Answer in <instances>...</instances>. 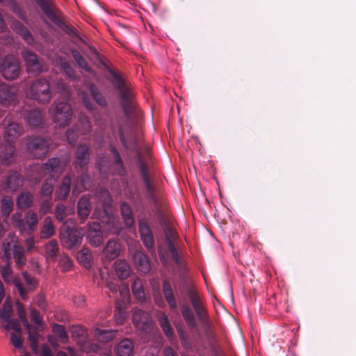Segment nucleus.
<instances>
[{"instance_id":"f257e3e1","label":"nucleus","mask_w":356,"mask_h":356,"mask_svg":"<svg viewBox=\"0 0 356 356\" xmlns=\"http://www.w3.org/2000/svg\"><path fill=\"white\" fill-rule=\"evenodd\" d=\"M118 132L120 140L122 145L126 149H131L136 153L138 167L145 187L146 197L148 199L149 203L156 207V215H160L161 211L159 208V202L156 195V188L151 178L149 167L138 147L137 139L132 136L127 138L122 126L119 127Z\"/></svg>"},{"instance_id":"f03ea898","label":"nucleus","mask_w":356,"mask_h":356,"mask_svg":"<svg viewBox=\"0 0 356 356\" xmlns=\"http://www.w3.org/2000/svg\"><path fill=\"white\" fill-rule=\"evenodd\" d=\"M57 90L60 94L58 99L54 102L53 120L60 127H65L71 121L73 112L68 101L70 97V88L63 83L58 82Z\"/></svg>"},{"instance_id":"7ed1b4c3","label":"nucleus","mask_w":356,"mask_h":356,"mask_svg":"<svg viewBox=\"0 0 356 356\" xmlns=\"http://www.w3.org/2000/svg\"><path fill=\"white\" fill-rule=\"evenodd\" d=\"M102 64L108 70L109 74L113 76V84L119 90L121 99V104L124 115L130 118L135 111V103L134 102V94L131 91L129 83L118 72L109 68L105 63Z\"/></svg>"},{"instance_id":"20e7f679","label":"nucleus","mask_w":356,"mask_h":356,"mask_svg":"<svg viewBox=\"0 0 356 356\" xmlns=\"http://www.w3.org/2000/svg\"><path fill=\"white\" fill-rule=\"evenodd\" d=\"M76 225L75 220L69 218L60 227L61 244L69 250L78 248L82 243L83 233L75 228Z\"/></svg>"},{"instance_id":"39448f33","label":"nucleus","mask_w":356,"mask_h":356,"mask_svg":"<svg viewBox=\"0 0 356 356\" xmlns=\"http://www.w3.org/2000/svg\"><path fill=\"white\" fill-rule=\"evenodd\" d=\"M182 291L188 297L198 320L202 323V326L206 327L209 325L208 313L200 298L195 286L192 282L186 280L182 285Z\"/></svg>"},{"instance_id":"423d86ee","label":"nucleus","mask_w":356,"mask_h":356,"mask_svg":"<svg viewBox=\"0 0 356 356\" xmlns=\"http://www.w3.org/2000/svg\"><path fill=\"white\" fill-rule=\"evenodd\" d=\"M29 95L40 104H44L49 102L52 95L49 81L44 79H35L30 86Z\"/></svg>"},{"instance_id":"0eeeda50","label":"nucleus","mask_w":356,"mask_h":356,"mask_svg":"<svg viewBox=\"0 0 356 356\" xmlns=\"http://www.w3.org/2000/svg\"><path fill=\"white\" fill-rule=\"evenodd\" d=\"M24 60L26 71L29 74L37 76L47 70V66L42 58L28 49H23L21 51Z\"/></svg>"},{"instance_id":"6e6552de","label":"nucleus","mask_w":356,"mask_h":356,"mask_svg":"<svg viewBox=\"0 0 356 356\" xmlns=\"http://www.w3.org/2000/svg\"><path fill=\"white\" fill-rule=\"evenodd\" d=\"M19 62L10 54H8L1 59L0 63V72L7 80H15L20 74Z\"/></svg>"},{"instance_id":"1a4fd4ad","label":"nucleus","mask_w":356,"mask_h":356,"mask_svg":"<svg viewBox=\"0 0 356 356\" xmlns=\"http://www.w3.org/2000/svg\"><path fill=\"white\" fill-rule=\"evenodd\" d=\"M64 17V13L58 8L47 18L69 36L81 40L78 30L73 26L67 24Z\"/></svg>"},{"instance_id":"9d476101","label":"nucleus","mask_w":356,"mask_h":356,"mask_svg":"<svg viewBox=\"0 0 356 356\" xmlns=\"http://www.w3.org/2000/svg\"><path fill=\"white\" fill-rule=\"evenodd\" d=\"M27 149L35 158L44 157L49 149V141L42 137H31L26 144Z\"/></svg>"},{"instance_id":"9b49d317","label":"nucleus","mask_w":356,"mask_h":356,"mask_svg":"<svg viewBox=\"0 0 356 356\" xmlns=\"http://www.w3.org/2000/svg\"><path fill=\"white\" fill-rule=\"evenodd\" d=\"M138 229L141 241L147 249L150 251L154 248V240L147 217L138 216Z\"/></svg>"},{"instance_id":"f8f14e48","label":"nucleus","mask_w":356,"mask_h":356,"mask_svg":"<svg viewBox=\"0 0 356 356\" xmlns=\"http://www.w3.org/2000/svg\"><path fill=\"white\" fill-rule=\"evenodd\" d=\"M132 321L135 326L144 332H148L152 325V320L149 314L140 309H133Z\"/></svg>"},{"instance_id":"ddd939ff","label":"nucleus","mask_w":356,"mask_h":356,"mask_svg":"<svg viewBox=\"0 0 356 356\" xmlns=\"http://www.w3.org/2000/svg\"><path fill=\"white\" fill-rule=\"evenodd\" d=\"M74 156L75 159L73 165L75 169H84L90 161V147L86 145H79L75 151Z\"/></svg>"},{"instance_id":"4468645a","label":"nucleus","mask_w":356,"mask_h":356,"mask_svg":"<svg viewBox=\"0 0 356 356\" xmlns=\"http://www.w3.org/2000/svg\"><path fill=\"white\" fill-rule=\"evenodd\" d=\"M87 225V238L90 244L94 247L100 245L104 238L100 224L97 222H89Z\"/></svg>"},{"instance_id":"2eb2a0df","label":"nucleus","mask_w":356,"mask_h":356,"mask_svg":"<svg viewBox=\"0 0 356 356\" xmlns=\"http://www.w3.org/2000/svg\"><path fill=\"white\" fill-rule=\"evenodd\" d=\"M24 116L28 125L32 128H39L44 124V113L39 108L27 111Z\"/></svg>"},{"instance_id":"dca6fc26","label":"nucleus","mask_w":356,"mask_h":356,"mask_svg":"<svg viewBox=\"0 0 356 356\" xmlns=\"http://www.w3.org/2000/svg\"><path fill=\"white\" fill-rule=\"evenodd\" d=\"M15 147L13 143L4 142L0 145V162L8 165L15 159Z\"/></svg>"},{"instance_id":"f3484780","label":"nucleus","mask_w":356,"mask_h":356,"mask_svg":"<svg viewBox=\"0 0 356 356\" xmlns=\"http://www.w3.org/2000/svg\"><path fill=\"white\" fill-rule=\"evenodd\" d=\"M6 127L5 138L7 142L13 143L23 132V127L14 122H10L8 118L4 120Z\"/></svg>"},{"instance_id":"a211bd4d","label":"nucleus","mask_w":356,"mask_h":356,"mask_svg":"<svg viewBox=\"0 0 356 356\" xmlns=\"http://www.w3.org/2000/svg\"><path fill=\"white\" fill-rule=\"evenodd\" d=\"M133 261L141 273L147 274L151 269V265L147 255L141 250H136L133 254Z\"/></svg>"},{"instance_id":"6ab92c4d","label":"nucleus","mask_w":356,"mask_h":356,"mask_svg":"<svg viewBox=\"0 0 356 356\" xmlns=\"http://www.w3.org/2000/svg\"><path fill=\"white\" fill-rule=\"evenodd\" d=\"M91 209L92 206L89 197L83 195L77 202V214L81 223L88 219Z\"/></svg>"},{"instance_id":"aec40b11","label":"nucleus","mask_w":356,"mask_h":356,"mask_svg":"<svg viewBox=\"0 0 356 356\" xmlns=\"http://www.w3.org/2000/svg\"><path fill=\"white\" fill-rule=\"evenodd\" d=\"M72 179L69 174L61 180L60 185L55 191V200H65L68 197L71 190Z\"/></svg>"},{"instance_id":"412c9836","label":"nucleus","mask_w":356,"mask_h":356,"mask_svg":"<svg viewBox=\"0 0 356 356\" xmlns=\"http://www.w3.org/2000/svg\"><path fill=\"white\" fill-rule=\"evenodd\" d=\"M12 29L28 45L33 46L35 44V42L33 34L22 23L19 21L13 22Z\"/></svg>"},{"instance_id":"4be33fe9","label":"nucleus","mask_w":356,"mask_h":356,"mask_svg":"<svg viewBox=\"0 0 356 356\" xmlns=\"http://www.w3.org/2000/svg\"><path fill=\"white\" fill-rule=\"evenodd\" d=\"M17 98L15 90L11 86L6 84H0V103L8 106L15 102Z\"/></svg>"},{"instance_id":"5701e85b","label":"nucleus","mask_w":356,"mask_h":356,"mask_svg":"<svg viewBox=\"0 0 356 356\" xmlns=\"http://www.w3.org/2000/svg\"><path fill=\"white\" fill-rule=\"evenodd\" d=\"M181 313L187 326L191 329H195L197 327V323L195 314L188 303H183L180 306Z\"/></svg>"},{"instance_id":"b1692460","label":"nucleus","mask_w":356,"mask_h":356,"mask_svg":"<svg viewBox=\"0 0 356 356\" xmlns=\"http://www.w3.org/2000/svg\"><path fill=\"white\" fill-rule=\"evenodd\" d=\"M121 244L114 239H110L103 249V254L108 260H113L119 256Z\"/></svg>"},{"instance_id":"393cba45","label":"nucleus","mask_w":356,"mask_h":356,"mask_svg":"<svg viewBox=\"0 0 356 356\" xmlns=\"http://www.w3.org/2000/svg\"><path fill=\"white\" fill-rule=\"evenodd\" d=\"M24 184V178L16 171H10L7 176L6 186L11 191H16Z\"/></svg>"},{"instance_id":"a878e982","label":"nucleus","mask_w":356,"mask_h":356,"mask_svg":"<svg viewBox=\"0 0 356 356\" xmlns=\"http://www.w3.org/2000/svg\"><path fill=\"white\" fill-rule=\"evenodd\" d=\"M162 290L164 298L172 310L177 308V302L170 283L165 280L162 284Z\"/></svg>"},{"instance_id":"bb28decb","label":"nucleus","mask_w":356,"mask_h":356,"mask_svg":"<svg viewBox=\"0 0 356 356\" xmlns=\"http://www.w3.org/2000/svg\"><path fill=\"white\" fill-rule=\"evenodd\" d=\"M116 356H133L134 344L129 339L122 340L115 348Z\"/></svg>"},{"instance_id":"cd10ccee","label":"nucleus","mask_w":356,"mask_h":356,"mask_svg":"<svg viewBox=\"0 0 356 356\" xmlns=\"http://www.w3.org/2000/svg\"><path fill=\"white\" fill-rule=\"evenodd\" d=\"M159 321L164 334L168 338L170 343L171 344H174L176 341L175 337L174 335L173 329L169 322L167 316L163 314L161 316H160Z\"/></svg>"},{"instance_id":"c85d7f7f","label":"nucleus","mask_w":356,"mask_h":356,"mask_svg":"<svg viewBox=\"0 0 356 356\" xmlns=\"http://www.w3.org/2000/svg\"><path fill=\"white\" fill-rule=\"evenodd\" d=\"M33 195L29 191L22 192L17 197L16 205L20 209H25L32 206Z\"/></svg>"},{"instance_id":"c756f323","label":"nucleus","mask_w":356,"mask_h":356,"mask_svg":"<svg viewBox=\"0 0 356 356\" xmlns=\"http://www.w3.org/2000/svg\"><path fill=\"white\" fill-rule=\"evenodd\" d=\"M120 211L126 226L131 227L134 225L135 219L130 206L125 202L122 203L120 204Z\"/></svg>"},{"instance_id":"7c9ffc66","label":"nucleus","mask_w":356,"mask_h":356,"mask_svg":"<svg viewBox=\"0 0 356 356\" xmlns=\"http://www.w3.org/2000/svg\"><path fill=\"white\" fill-rule=\"evenodd\" d=\"M13 254L16 265L19 268H22L26 264V257L25 251L22 246L19 245H14L13 249Z\"/></svg>"},{"instance_id":"2f4dec72","label":"nucleus","mask_w":356,"mask_h":356,"mask_svg":"<svg viewBox=\"0 0 356 356\" xmlns=\"http://www.w3.org/2000/svg\"><path fill=\"white\" fill-rule=\"evenodd\" d=\"M115 270L120 280H124L129 276L130 266L125 260H117L115 262Z\"/></svg>"},{"instance_id":"473e14b6","label":"nucleus","mask_w":356,"mask_h":356,"mask_svg":"<svg viewBox=\"0 0 356 356\" xmlns=\"http://www.w3.org/2000/svg\"><path fill=\"white\" fill-rule=\"evenodd\" d=\"M79 131L83 135H87L92 130L91 122L86 115H81L78 119L77 123L74 125Z\"/></svg>"},{"instance_id":"72a5a7b5","label":"nucleus","mask_w":356,"mask_h":356,"mask_svg":"<svg viewBox=\"0 0 356 356\" xmlns=\"http://www.w3.org/2000/svg\"><path fill=\"white\" fill-rule=\"evenodd\" d=\"M45 254L48 259L55 261L59 254V248L58 242L55 239H51L44 245Z\"/></svg>"},{"instance_id":"f704fd0d","label":"nucleus","mask_w":356,"mask_h":356,"mask_svg":"<svg viewBox=\"0 0 356 356\" xmlns=\"http://www.w3.org/2000/svg\"><path fill=\"white\" fill-rule=\"evenodd\" d=\"M38 6L40 7L42 13L47 17L50 15L58 7L56 5L54 0H34Z\"/></svg>"},{"instance_id":"c9c22d12","label":"nucleus","mask_w":356,"mask_h":356,"mask_svg":"<svg viewBox=\"0 0 356 356\" xmlns=\"http://www.w3.org/2000/svg\"><path fill=\"white\" fill-rule=\"evenodd\" d=\"M55 234V229L49 217L44 218L43 225L40 231V238L47 239L51 238Z\"/></svg>"},{"instance_id":"e433bc0d","label":"nucleus","mask_w":356,"mask_h":356,"mask_svg":"<svg viewBox=\"0 0 356 356\" xmlns=\"http://www.w3.org/2000/svg\"><path fill=\"white\" fill-rule=\"evenodd\" d=\"M116 332L112 330H95V337L97 340L102 343H106L112 341L115 337Z\"/></svg>"},{"instance_id":"4c0bfd02","label":"nucleus","mask_w":356,"mask_h":356,"mask_svg":"<svg viewBox=\"0 0 356 356\" xmlns=\"http://www.w3.org/2000/svg\"><path fill=\"white\" fill-rule=\"evenodd\" d=\"M132 292L136 299L143 302L145 300V295L143 289V281L140 278L136 279L131 285Z\"/></svg>"},{"instance_id":"58836bf2","label":"nucleus","mask_w":356,"mask_h":356,"mask_svg":"<svg viewBox=\"0 0 356 356\" xmlns=\"http://www.w3.org/2000/svg\"><path fill=\"white\" fill-rule=\"evenodd\" d=\"M76 258L84 267L89 268L92 266V254L88 248H84L79 251Z\"/></svg>"},{"instance_id":"ea45409f","label":"nucleus","mask_w":356,"mask_h":356,"mask_svg":"<svg viewBox=\"0 0 356 356\" xmlns=\"http://www.w3.org/2000/svg\"><path fill=\"white\" fill-rule=\"evenodd\" d=\"M89 181L90 177L88 173L83 172L76 179V181L74 184V188L72 189V193H75L76 191H77V193H80L81 191L86 190Z\"/></svg>"},{"instance_id":"a19ab883","label":"nucleus","mask_w":356,"mask_h":356,"mask_svg":"<svg viewBox=\"0 0 356 356\" xmlns=\"http://www.w3.org/2000/svg\"><path fill=\"white\" fill-rule=\"evenodd\" d=\"M90 95L93 99L101 106H106L107 104L105 97L100 92L97 86L94 83L90 85L89 87Z\"/></svg>"},{"instance_id":"79ce46f5","label":"nucleus","mask_w":356,"mask_h":356,"mask_svg":"<svg viewBox=\"0 0 356 356\" xmlns=\"http://www.w3.org/2000/svg\"><path fill=\"white\" fill-rule=\"evenodd\" d=\"M13 206L14 203L12 197L9 195H5L1 200V210L2 214L6 217L10 216L13 210Z\"/></svg>"},{"instance_id":"37998d69","label":"nucleus","mask_w":356,"mask_h":356,"mask_svg":"<svg viewBox=\"0 0 356 356\" xmlns=\"http://www.w3.org/2000/svg\"><path fill=\"white\" fill-rule=\"evenodd\" d=\"M56 180L52 177L47 178L40 188V195L43 197H51L54 191Z\"/></svg>"},{"instance_id":"c03bdc74","label":"nucleus","mask_w":356,"mask_h":356,"mask_svg":"<svg viewBox=\"0 0 356 356\" xmlns=\"http://www.w3.org/2000/svg\"><path fill=\"white\" fill-rule=\"evenodd\" d=\"M60 163L59 158H51L45 163L44 169L49 172H60L62 171Z\"/></svg>"},{"instance_id":"a18cd8bd","label":"nucleus","mask_w":356,"mask_h":356,"mask_svg":"<svg viewBox=\"0 0 356 356\" xmlns=\"http://www.w3.org/2000/svg\"><path fill=\"white\" fill-rule=\"evenodd\" d=\"M72 55L78 66L86 72H90L91 68L89 67L86 60L82 56L80 52L76 49L72 51Z\"/></svg>"},{"instance_id":"49530a36","label":"nucleus","mask_w":356,"mask_h":356,"mask_svg":"<svg viewBox=\"0 0 356 356\" xmlns=\"http://www.w3.org/2000/svg\"><path fill=\"white\" fill-rule=\"evenodd\" d=\"M9 6L10 10L15 14L22 20L26 22L27 17L25 11L19 6V4L15 0H10Z\"/></svg>"},{"instance_id":"de8ad7c7","label":"nucleus","mask_w":356,"mask_h":356,"mask_svg":"<svg viewBox=\"0 0 356 356\" xmlns=\"http://www.w3.org/2000/svg\"><path fill=\"white\" fill-rule=\"evenodd\" d=\"M110 151L113 155V158L115 165H118V174L122 175L124 172V167L120 153L118 152V149L113 146H111L110 147Z\"/></svg>"},{"instance_id":"09e8293b","label":"nucleus","mask_w":356,"mask_h":356,"mask_svg":"<svg viewBox=\"0 0 356 356\" xmlns=\"http://www.w3.org/2000/svg\"><path fill=\"white\" fill-rule=\"evenodd\" d=\"M13 312L12 303L8 299H6L3 305V308L0 309V318L8 321L11 318Z\"/></svg>"},{"instance_id":"8fccbe9b","label":"nucleus","mask_w":356,"mask_h":356,"mask_svg":"<svg viewBox=\"0 0 356 356\" xmlns=\"http://www.w3.org/2000/svg\"><path fill=\"white\" fill-rule=\"evenodd\" d=\"M26 224L30 230L33 231L38 224L37 214L33 211H29L25 215Z\"/></svg>"},{"instance_id":"3c124183","label":"nucleus","mask_w":356,"mask_h":356,"mask_svg":"<svg viewBox=\"0 0 356 356\" xmlns=\"http://www.w3.org/2000/svg\"><path fill=\"white\" fill-rule=\"evenodd\" d=\"M60 68L63 72L69 78L75 79L76 72L71 65V64L65 60L60 61Z\"/></svg>"},{"instance_id":"603ef678","label":"nucleus","mask_w":356,"mask_h":356,"mask_svg":"<svg viewBox=\"0 0 356 356\" xmlns=\"http://www.w3.org/2000/svg\"><path fill=\"white\" fill-rule=\"evenodd\" d=\"M107 287L110 290V291L113 293V295L117 294L118 291L120 292V296L123 298L129 294V291L127 288H123L122 290L119 289L117 281L111 280L108 282Z\"/></svg>"},{"instance_id":"864d4df0","label":"nucleus","mask_w":356,"mask_h":356,"mask_svg":"<svg viewBox=\"0 0 356 356\" xmlns=\"http://www.w3.org/2000/svg\"><path fill=\"white\" fill-rule=\"evenodd\" d=\"M53 332L58 336L62 343H65L67 341V334L63 325L55 323L53 326Z\"/></svg>"},{"instance_id":"5fc2aeb1","label":"nucleus","mask_w":356,"mask_h":356,"mask_svg":"<svg viewBox=\"0 0 356 356\" xmlns=\"http://www.w3.org/2000/svg\"><path fill=\"white\" fill-rule=\"evenodd\" d=\"M79 134L81 133L76 129V127L73 126L72 128L69 129L66 132L67 142L74 145L79 138Z\"/></svg>"},{"instance_id":"6e6d98bb","label":"nucleus","mask_w":356,"mask_h":356,"mask_svg":"<svg viewBox=\"0 0 356 356\" xmlns=\"http://www.w3.org/2000/svg\"><path fill=\"white\" fill-rule=\"evenodd\" d=\"M177 333L182 346L185 349H189L191 348V342L188 334L182 328L177 330Z\"/></svg>"},{"instance_id":"4d7b16f0","label":"nucleus","mask_w":356,"mask_h":356,"mask_svg":"<svg viewBox=\"0 0 356 356\" xmlns=\"http://www.w3.org/2000/svg\"><path fill=\"white\" fill-rule=\"evenodd\" d=\"M16 309H17V315L19 316V318L21 319L22 322L23 323L24 326L29 327V323L26 318V312H25L23 304L19 301H17L16 302Z\"/></svg>"},{"instance_id":"13d9d810","label":"nucleus","mask_w":356,"mask_h":356,"mask_svg":"<svg viewBox=\"0 0 356 356\" xmlns=\"http://www.w3.org/2000/svg\"><path fill=\"white\" fill-rule=\"evenodd\" d=\"M165 241L172 259L178 264L179 262V256L175 244L168 236H166Z\"/></svg>"},{"instance_id":"bf43d9fd","label":"nucleus","mask_w":356,"mask_h":356,"mask_svg":"<svg viewBox=\"0 0 356 356\" xmlns=\"http://www.w3.org/2000/svg\"><path fill=\"white\" fill-rule=\"evenodd\" d=\"M59 266L63 272L69 271L72 266V261L67 254H62L59 261Z\"/></svg>"},{"instance_id":"052dcab7","label":"nucleus","mask_w":356,"mask_h":356,"mask_svg":"<svg viewBox=\"0 0 356 356\" xmlns=\"http://www.w3.org/2000/svg\"><path fill=\"white\" fill-rule=\"evenodd\" d=\"M55 217L59 221H63L67 217V207L63 204L56 205L54 211Z\"/></svg>"},{"instance_id":"680f3d73","label":"nucleus","mask_w":356,"mask_h":356,"mask_svg":"<svg viewBox=\"0 0 356 356\" xmlns=\"http://www.w3.org/2000/svg\"><path fill=\"white\" fill-rule=\"evenodd\" d=\"M22 276L26 283L29 285V290H34L38 285V282L35 278L29 274L26 271L22 273Z\"/></svg>"},{"instance_id":"e2e57ef3","label":"nucleus","mask_w":356,"mask_h":356,"mask_svg":"<svg viewBox=\"0 0 356 356\" xmlns=\"http://www.w3.org/2000/svg\"><path fill=\"white\" fill-rule=\"evenodd\" d=\"M29 334V340H39L41 335L39 333L38 327L32 326L29 323V327H24Z\"/></svg>"},{"instance_id":"0e129e2a","label":"nucleus","mask_w":356,"mask_h":356,"mask_svg":"<svg viewBox=\"0 0 356 356\" xmlns=\"http://www.w3.org/2000/svg\"><path fill=\"white\" fill-rule=\"evenodd\" d=\"M10 341L13 346L17 349H20L23 346V339L22 335L15 333L10 334Z\"/></svg>"},{"instance_id":"69168bd1","label":"nucleus","mask_w":356,"mask_h":356,"mask_svg":"<svg viewBox=\"0 0 356 356\" xmlns=\"http://www.w3.org/2000/svg\"><path fill=\"white\" fill-rule=\"evenodd\" d=\"M1 273L3 279L6 283H10L11 282L13 272L8 264L1 267Z\"/></svg>"},{"instance_id":"338daca9","label":"nucleus","mask_w":356,"mask_h":356,"mask_svg":"<svg viewBox=\"0 0 356 356\" xmlns=\"http://www.w3.org/2000/svg\"><path fill=\"white\" fill-rule=\"evenodd\" d=\"M5 321L10 324V330L12 329L14 331H15V334H19V335H22V330L19 321L17 319H13L10 318L9 320Z\"/></svg>"},{"instance_id":"774afa93","label":"nucleus","mask_w":356,"mask_h":356,"mask_svg":"<svg viewBox=\"0 0 356 356\" xmlns=\"http://www.w3.org/2000/svg\"><path fill=\"white\" fill-rule=\"evenodd\" d=\"M35 303L40 309L45 310L47 307L44 296L42 293L38 294L35 298Z\"/></svg>"}]
</instances>
